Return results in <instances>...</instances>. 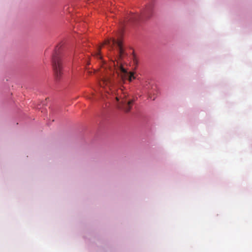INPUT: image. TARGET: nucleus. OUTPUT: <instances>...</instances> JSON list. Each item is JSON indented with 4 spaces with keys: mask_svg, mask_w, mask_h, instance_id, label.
I'll list each match as a JSON object with an SVG mask.
<instances>
[{
    "mask_svg": "<svg viewBox=\"0 0 252 252\" xmlns=\"http://www.w3.org/2000/svg\"><path fill=\"white\" fill-rule=\"evenodd\" d=\"M104 44L108 45L111 48L113 46L117 45L118 55L117 56L115 61H113L115 69L118 73V76H120L122 81L124 83L125 80H128L129 82H131L135 79L134 73L133 72H128L123 66V59L126 55L122 45V42L120 40H117L114 38L106 40L104 41Z\"/></svg>",
    "mask_w": 252,
    "mask_h": 252,
    "instance_id": "f257e3e1",
    "label": "nucleus"
},
{
    "mask_svg": "<svg viewBox=\"0 0 252 252\" xmlns=\"http://www.w3.org/2000/svg\"><path fill=\"white\" fill-rule=\"evenodd\" d=\"M63 49L61 46L57 47L52 58V65L54 72L55 80L61 81L62 78V56Z\"/></svg>",
    "mask_w": 252,
    "mask_h": 252,
    "instance_id": "f03ea898",
    "label": "nucleus"
},
{
    "mask_svg": "<svg viewBox=\"0 0 252 252\" xmlns=\"http://www.w3.org/2000/svg\"><path fill=\"white\" fill-rule=\"evenodd\" d=\"M118 91L122 93L120 96L118 95L116 97V100L120 102L119 107L123 109L125 112H128L131 109V105L133 101V100H127L126 94L124 92L122 88H121Z\"/></svg>",
    "mask_w": 252,
    "mask_h": 252,
    "instance_id": "7ed1b4c3",
    "label": "nucleus"
},
{
    "mask_svg": "<svg viewBox=\"0 0 252 252\" xmlns=\"http://www.w3.org/2000/svg\"><path fill=\"white\" fill-rule=\"evenodd\" d=\"M112 75V73L110 70L107 71L105 74H103L99 81L100 86L103 88L108 87L110 89L113 85Z\"/></svg>",
    "mask_w": 252,
    "mask_h": 252,
    "instance_id": "20e7f679",
    "label": "nucleus"
},
{
    "mask_svg": "<svg viewBox=\"0 0 252 252\" xmlns=\"http://www.w3.org/2000/svg\"><path fill=\"white\" fill-rule=\"evenodd\" d=\"M100 48H101V47H99L97 49V50L96 51V52L94 55V56H95L97 59H101V58H102L101 55L100 54Z\"/></svg>",
    "mask_w": 252,
    "mask_h": 252,
    "instance_id": "39448f33",
    "label": "nucleus"
},
{
    "mask_svg": "<svg viewBox=\"0 0 252 252\" xmlns=\"http://www.w3.org/2000/svg\"><path fill=\"white\" fill-rule=\"evenodd\" d=\"M133 63L136 65H137L138 64V61L135 57H133Z\"/></svg>",
    "mask_w": 252,
    "mask_h": 252,
    "instance_id": "423d86ee",
    "label": "nucleus"
}]
</instances>
